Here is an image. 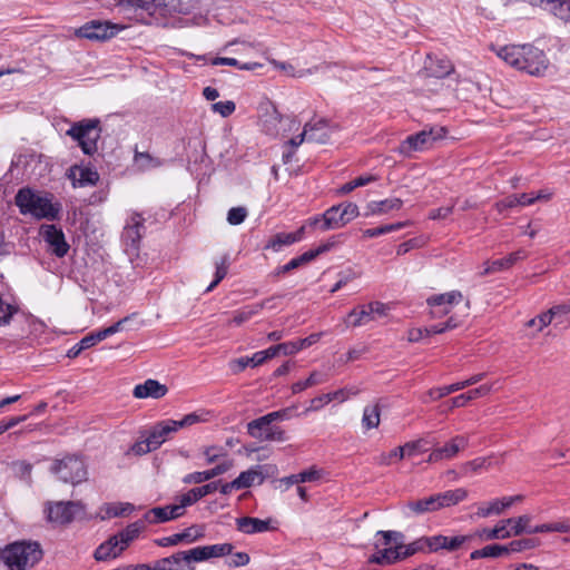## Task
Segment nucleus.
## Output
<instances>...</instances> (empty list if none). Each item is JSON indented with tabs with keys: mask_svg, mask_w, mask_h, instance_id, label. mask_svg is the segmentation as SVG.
Returning <instances> with one entry per match:
<instances>
[{
	"mask_svg": "<svg viewBox=\"0 0 570 570\" xmlns=\"http://www.w3.org/2000/svg\"><path fill=\"white\" fill-rule=\"evenodd\" d=\"M498 56L509 66L535 77L544 76L550 66L544 51L530 43L504 46Z\"/></svg>",
	"mask_w": 570,
	"mask_h": 570,
	"instance_id": "f257e3e1",
	"label": "nucleus"
},
{
	"mask_svg": "<svg viewBox=\"0 0 570 570\" xmlns=\"http://www.w3.org/2000/svg\"><path fill=\"white\" fill-rule=\"evenodd\" d=\"M232 551L233 546L230 543L195 547L166 557L163 563L170 570H195L193 563L224 557L230 554Z\"/></svg>",
	"mask_w": 570,
	"mask_h": 570,
	"instance_id": "f03ea898",
	"label": "nucleus"
},
{
	"mask_svg": "<svg viewBox=\"0 0 570 570\" xmlns=\"http://www.w3.org/2000/svg\"><path fill=\"white\" fill-rule=\"evenodd\" d=\"M0 558L9 570H28L41 560L42 550L38 542L17 541L7 546Z\"/></svg>",
	"mask_w": 570,
	"mask_h": 570,
	"instance_id": "7ed1b4c3",
	"label": "nucleus"
},
{
	"mask_svg": "<svg viewBox=\"0 0 570 570\" xmlns=\"http://www.w3.org/2000/svg\"><path fill=\"white\" fill-rule=\"evenodd\" d=\"M16 205L22 215H31L37 219H56L60 210L50 197L30 188H22L17 193Z\"/></svg>",
	"mask_w": 570,
	"mask_h": 570,
	"instance_id": "20e7f679",
	"label": "nucleus"
},
{
	"mask_svg": "<svg viewBox=\"0 0 570 570\" xmlns=\"http://www.w3.org/2000/svg\"><path fill=\"white\" fill-rule=\"evenodd\" d=\"M51 473L57 478L72 485L85 482L88 478V470L85 461L77 455H66L62 459H56L50 466Z\"/></svg>",
	"mask_w": 570,
	"mask_h": 570,
	"instance_id": "39448f33",
	"label": "nucleus"
},
{
	"mask_svg": "<svg viewBox=\"0 0 570 570\" xmlns=\"http://www.w3.org/2000/svg\"><path fill=\"white\" fill-rule=\"evenodd\" d=\"M99 124L98 119L75 122L66 134L78 142L83 154L92 156L98 150V140L101 132Z\"/></svg>",
	"mask_w": 570,
	"mask_h": 570,
	"instance_id": "423d86ee",
	"label": "nucleus"
},
{
	"mask_svg": "<svg viewBox=\"0 0 570 570\" xmlns=\"http://www.w3.org/2000/svg\"><path fill=\"white\" fill-rule=\"evenodd\" d=\"M445 128L444 127H433L429 130H422L417 134L410 135L404 139L400 146L397 147V153L409 157L414 151H422L432 144L445 136Z\"/></svg>",
	"mask_w": 570,
	"mask_h": 570,
	"instance_id": "0eeeda50",
	"label": "nucleus"
},
{
	"mask_svg": "<svg viewBox=\"0 0 570 570\" xmlns=\"http://www.w3.org/2000/svg\"><path fill=\"white\" fill-rule=\"evenodd\" d=\"M462 301L463 294L460 291H451L430 296L426 304L430 307L431 317L441 318L451 313L452 308Z\"/></svg>",
	"mask_w": 570,
	"mask_h": 570,
	"instance_id": "6e6552de",
	"label": "nucleus"
},
{
	"mask_svg": "<svg viewBox=\"0 0 570 570\" xmlns=\"http://www.w3.org/2000/svg\"><path fill=\"white\" fill-rule=\"evenodd\" d=\"M120 31L118 24L108 21L92 20L80 27L76 35L89 40H107L115 37Z\"/></svg>",
	"mask_w": 570,
	"mask_h": 570,
	"instance_id": "1a4fd4ad",
	"label": "nucleus"
},
{
	"mask_svg": "<svg viewBox=\"0 0 570 570\" xmlns=\"http://www.w3.org/2000/svg\"><path fill=\"white\" fill-rule=\"evenodd\" d=\"M82 510L83 505L80 502L75 501H59L48 503L47 507L49 521L59 524L70 523L75 519L76 514Z\"/></svg>",
	"mask_w": 570,
	"mask_h": 570,
	"instance_id": "9d476101",
	"label": "nucleus"
},
{
	"mask_svg": "<svg viewBox=\"0 0 570 570\" xmlns=\"http://www.w3.org/2000/svg\"><path fill=\"white\" fill-rule=\"evenodd\" d=\"M469 445V438L455 435L442 446H436L429 454L426 462L436 463L455 458L458 453Z\"/></svg>",
	"mask_w": 570,
	"mask_h": 570,
	"instance_id": "9b49d317",
	"label": "nucleus"
},
{
	"mask_svg": "<svg viewBox=\"0 0 570 570\" xmlns=\"http://www.w3.org/2000/svg\"><path fill=\"white\" fill-rule=\"evenodd\" d=\"M40 235L57 257L67 255L69 245L61 228L56 225H42L40 227Z\"/></svg>",
	"mask_w": 570,
	"mask_h": 570,
	"instance_id": "f8f14e48",
	"label": "nucleus"
},
{
	"mask_svg": "<svg viewBox=\"0 0 570 570\" xmlns=\"http://www.w3.org/2000/svg\"><path fill=\"white\" fill-rule=\"evenodd\" d=\"M303 129L307 136V141L326 144L336 127L326 119L318 118L306 122Z\"/></svg>",
	"mask_w": 570,
	"mask_h": 570,
	"instance_id": "ddd939ff",
	"label": "nucleus"
},
{
	"mask_svg": "<svg viewBox=\"0 0 570 570\" xmlns=\"http://www.w3.org/2000/svg\"><path fill=\"white\" fill-rule=\"evenodd\" d=\"M472 539L471 535H433L425 539V542L431 551L444 549L449 552L461 549L466 542Z\"/></svg>",
	"mask_w": 570,
	"mask_h": 570,
	"instance_id": "4468645a",
	"label": "nucleus"
},
{
	"mask_svg": "<svg viewBox=\"0 0 570 570\" xmlns=\"http://www.w3.org/2000/svg\"><path fill=\"white\" fill-rule=\"evenodd\" d=\"M293 416V407L282 409L263 415L247 424V432L250 436H261L262 426L272 424L275 421L289 420Z\"/></svg>",
	"mask_w": 570,
	"mask_h": 570,
	"instance_id": "2eb2a0df",
	"label": "nucleus"
},
{
	"mask_svg": "<svg viewBox=\"0 0 570 570\" xmlns=\"http://www.w3.org/2000/svg\"><path fill=\"white\" fill-rule=\"evenodd\" d=\"M144 228V218L139 214H132L124 227L122 240L127 246L137 248L141 238V229Z\"/></svg>",
	"mask_w": 570,
	"mask_h": 570,
	"instance_id": "dca6fc26",
	"label": "nucleus"
},
{
	"mask_svg": "<svg viewBox=\"0 0 570 570\" xmlns=\"http://www.w3.org/2000/svg\"><path fill=\"white\" fill-rule=\"evenodd\" d=\"M271 520H262L253 517H240L236 519V529L245 534L264 533L275 528L271 525Z\"/></svg>",
	"mask_w": 570,
	"mask_h": 570,
	"instance_id": "f3484780",
	"label": "nucleus"
},
{
	"mask_svg": "<svg viewBox=\"0 0 570 570\" xmlns=\"http://www.w3.org/2000/svg\"><path fill=\"white\" fill-rule=\"evenodd\" d=\"M179 510L174 504L155 507L144 514V521L149 524L165 523L180 518Z\"/></svg>",
	"mask_w": 570,
	"mask_h": 570,
	"instance_id": "a211bd4d",
	"label": "nucleus"
},
{
	"mask_svg": "<svg viewBox=\"0 0 570 570\" xmlns=\"http://www.w3.org/2000/svg\"><path fill=\"white\" fill-rule=\"evenodd\" d=\"M68 177L73 188L94 186L99 180V174L88 167L73 166L69 169Z\"/></svg>",
	"mask_w": 570,
	"mask_h": 570,
	"instance_id": "6ab92c4d",
	"label": "nucleus"
},
{
	"mask_svg": "<svg viewBox=\"0 0 570 570\" xmlns=\"http://www.w3.org/2000/svg\"><path fill=\"white\" fill-rule=\"evenodd\" d=\"M198 4V0H161L159 7V17L173 14H188Z\"/></svg>",
	"mask_w": 570,
	"mask_h": 570,
	"instance_id": "aec40b11",
	"label": "nucleus"
},
{
	"mask_svg": "<svg viewBox=\"0 0 570 570\" xmlns=\"http://www.w3.org/2000/svg\"><path fill=\"white\" fill-rule=\"evenodd\" d=\"M176 420H165L151 428L148 436L150 443L156 450L175 432H177Z\"/></svg>",
	"mask_w": 570,
	"mask_h": 570,
	"instance_id": "412c9836",
	"label": "nucleus"
},
{
	"mask_svg": "<svg viewBox=\"0 0 570 570\" xmlns=\"http://www.w3.org/2000/svg\"><path fill=\"white\" fill-rule=\"evenodd\" d=\"M403 206V200L397 197H391L383 200H372L366 205L365 216H381L391 212L400 210Z\"/></svg>",
	"mask_w": 570,
	"mask_h": 570,
	"instance_id": "4be33fe9",
	"label": "nucleus"
},
{
	"mask_svg": "<svg viewBox=\"0 0 570 570\" xmlns=\"http://www.w3.org/2000/svg\"><path fill=\"white\" fill-rule=\"evenodd\" d=\"M233 466L232 460H224L213 469L202 471V472H193L187 474L184 478L185 483H202L204 481L210 480L213 478H216L220 474H224L228 470H230Z\"/></svg>",
	"mask_w": 570,
	"mask_h": 570,
	"instance_id": "5701e85b",
	"label": "nucleus"
},
{
	"mask_svg": "<svg viewBox=\"0 0 570 570\" xmlns=\"http://www.w3.org/2000/svg\"><path fill=\"white\" fill-rule=\"evenodd\" d=\"M168 389L156 380H147L142 384H138L134 389V396L137 399H160L166 395Z\"/></svg>",
	"mask_w": 570,
	"mask_h": 570,
	"instance_id": "b1692460",
	"label": "nucleus"
},
{
	"mask_svg": "<svg viewBox=\"0 0 570 570\" xmlns=\"http://www.w3.org/2000/svg\"><path fill=\"white\" fill-rule=\"evenodd\" d=\"M145 523L146 521H144L142 518L141 520L128 524L124 530L114 535L122 551L130 544V542L138 538L140 532L145 529Z\"/></svg>",
	"mask_w": 570,
	"mask_h": 570,
	"instance_id": "393cba45",
	"label": "nucleus"
},
{
	"mask_svg": "<svg viewBox=\"0 0 570 570\" xmlns=\"http://www.w3.org/2000/svg\"><path fill=\"white\" fill-rule=\"evenodd\" d=\"M341 207L342 206L335 205L323 213V224H321L322 232L338 229L347 225L341 213Z\"/></svg>",
	"mask_w": 570,
	"mask_h": 570,
	"instance_id": "a878e982",
	"label": "nucleus"
},
{
	"mask_svg": "<svg viewBox=\"0 0 570 570\" xmlns=\"http://www.w3.org/2000/svg\"><path fill=\"white\" fill-rule=\"evenodd\" d=\"M136 507L129 502H111L105 503L100 508L101 520L124 517L134 512Z\"/></svg>",
	"mask_w": 570,
	"mask_h": 570,
	"instance_id": "bb28decb",
	"label": "nucleus"
},
{
	"mask_svg": "<svg viewBox=\"0 0 570 570\" xmlns=\"http://www.w3.org/2000/svg\"><path fill=\"white\" fill-rule=\"evenodd\" d=\"M235 480L239 490L250 488L255 484L259 485L265 480L263 466L257 465L255 468L243 471Z\"/></svg>",
	"mask_w": 570,
	"mask_h": 570,
	"instance_id": "cd10ccee",
	"label": "nucleus"
},
{
	"mask_svg": "<svg viewBox=\"0 0 570 570\" xmlns=\"http://www.w3.org/2000/svg\"><path fill=\"white\" fill-rule=\"evenodd\" d=\"M468 497V491L463 488H458L454 490H448L442 493H436V505L440 509L449 508L460 503L465 500Z\"/></svg>",
	"mask_w": 570,
	"mask_h": 570,
	"instance_id": "c85d7f7f",
	"label": "nucleus"
},
{
	"mask_svg": "<svg viewBox=\"0 0 570 570\" xmlns=\"http://www.w3.org/2000/svg\"><path fill=\"white\" fill-rule=\"evenodd\" d=\"M492 389V385L483 384L476 389H472L466 393L460 394L453 399H451V405L450 409L454 407H463L465 406L470 401H473L478 397L485 396L490 393Z\"/></svg>",
	"mask_w": 570,
	"mask_h": 570,
	"instance_id": "c756f323",
	"label": "nucleus"
},
{
	"mask_svg": "<svg viewBox=\"0 0 570 570\" xmlns=\"http://www.w3.org/2000/svg\"><path fill=\"white\" fill-rule=\"evenodd\" d=\"M121 552V548L112 535L96 549L94 557L97 561H106L117 558Z\"/></svg>",
	"mask_w": 570,
	"mask_h": 570,
	"instance_id": "7c9ffc66",
	"label": "nucleus"
},
{
	"mask_svg": "<svg viewBox=\"0 0 570 570\" xmlns=\"http://www.w3.org/2000/svg\"><path fill=\"white\" fill-rule=\"evenodd\" d=\"M531 521L532 517L529 514L505 519L509 538L520 535L523 532L531 533Z\"/></svg>",
	"mask_w": 570,
	"mask_h": 570,
	"instance_id": "2f4dec72",
	"label": "nucleus"
},
{
	"mask_svg": "<svg viewBox=\"0 0 570 570\" xmlns=\"http://www.w3.org/2000/svg\"><path fill=\"white\" fill-rule=\"evenodd\" d=\"M371 321H374V317L368 312V305L365 304L352 309L344 322L347 326L358 327Z\"/></svg>",
	"mask_w": 570,
	"mask_h": 570,
	"instance_id": "473e14b6",
	"label": "nucleus"
},
{
	"mask_svg": "<svg viewBox=\"0 0 570 570\" xmlns=\"http://www.w3.org/2000/svg\"><path fill=\"white\" fill-rule=\"evenodd\" d=\"M426 69L436 78H444L453 71V65L446 58L428 57Z\"/></svg>",
	"mask_w": 570,
	"mask_h": 570,
	"instance_id": "72a5a7b5",
	"label": "nucleus"
},
{
	"mask_svg": "<svg viewBox=\"0 0 570 570\" xmlns=\"http://www.w3.org/2000/svg\"><path fill=\"white\" fill-rule=\"evenodd\" d=\"M381 422V406L379 403L368 404L363 410L362 426L368 431L379 428Z\"/></svg>",
	"mask_w": 570,
	"mask_h": 570,
	"instance_id": "f704fd0d",
	"label": "nucleus"
},
{
	"mask_svg": "<svg viewBox=\"0 0 570 570\" xmlns=\"http://www.w3.org/2000/svg\"><path fill=\"white\" fill-rule=\"evenodd\" d=\"M271 301L272 298H267L261 303H255L236 311L233 317V322L236 325H240L247 322L253 316L257 315L264 307H266Z\"/></svg>",
	"mask_w": 570,
	"mask_h": 570,
	"instance_id": "c9c22d12",
	"label": "nucleus"
},
{
	"mask_svg": "<svg viewBox=\"0 0 570 570\" xmlns=\"http://www.w3.org/2000/svg\"><path fill=\"white\" fill-rule=\"evenodd\" d=\"M543 10L551 12L554 17L564 22H570V1L569 0H550Z\"/></svg>",
	"mask_w": 570,
	"mask_h": 570,
	"instance_id": "e433bc0d",
	"label": "nucleus"
},
{
	"mask_svg": "<svg viewBox=\"0 0 570 570\" xmlns=\"http://www.w3.org/2000/svg\"><path fill=\"white\" fill-rule=\"evenodd\" d=\"M160 3L161 0H126L128 7L146 11L150 17H155V20L159 17Z\"/></svg>",
	"mask_w": 570,
	"mask_h": 570,
	"instance_id": "4c0bfd02",
	"label": "nucleus"
},
{
	"mask_svg": "<svg viewBox=\"0 0 570 570\" xmlns=\"http://www.w3.org/2000/svg\"><path fill=\"white\" fill-rule=\"evenodd\" d=\"M407 508L416 514L434 512L439 510L435 494L417 501H411L407 503Z\"/></svg>",
	"mask_w": 570,
	"mask_h": 570,
	"instance_id": "58836bf2",
	"label": "nucleus"
},
{
	"mask_svg": "<svg viewBox=\"0 0 570 570\" xmlns=\"http://www.w3.org/2000/svg\"><path fill=\"white\" fill-rule=\"evenodd\" d=\"M410 225H411L410 220L386 224V225H383L380 227L365 229L363 232V236L367 237V238L379 237V236L387 234V233L400 230Z\"/></svg>",
	"mask_w": 570,
	"mask_h": 570,
	"instance_id": "ea45409f",
	"label": "nucleus"
},
{
	"mask_svg": "<svg viewBox=\"0 0 570 570\" xmlns=\"http://www.w3.org/2000/svg\"><path fill=\"white\" fill-rule=\"evenodd\" d=\"M136 166L140 170H150L163 166L164 161L149 153H136L134 157Z\"/></svg>",
	"mask_w": 570,
	"mask_h": 570,
	"instance_id": "a19ab883",
	"label": "nucleus"
},
{
	"mask_svg": "<svg viewBox=\"0 0 570 570\" xmlns=\"http://www.w3.org/2000/svg\"><path fill=\"white\" fill-rule=\"evenodd\" d=\"M463 389H464V384H461L460 382H456V383H453V384H450L446 386L434 387V389H431L428 391V393H426L428 399H424L423 402L436 401L439 399H442L451 393L458 392Z\"/></svg>",
	"mask_w": 570,
	"mask_h": 570,
	"instance_id": "79ce46f5",
	"label": "nucleus"
},
{
	"mask_svg": "<svg viewBox=\"0 0 570 570\" xmlns=\"http://www.w3.org/2000/svg\"><path fill=\"white\" fill-rule=\"evenodd\" d=\"M180 544H191L205 537V528L203 525L194 524L178 532Z\"/></svg>",
	"mask_w": 570,
	"mask_h": 570,
	"instance_id": "37998d69",
	"label": "nucleus"
},
{
	"mask_svg": "<svg viewBox=\"0 0 570 570\" xmlns=\"http://www.w3.org/2000/svg\"><path fill=\"white\" fill-rule=\"evenodd\" d=\"M261 436H253L254 439H258L261 441H277L284 442L287 440L286 433L283 429L278 426H273L272 424L262 426Z\"/></svg>",
	"mask_w": 570,
	"mask_h": 570,
	"instance_id": "c03bdc74",
	"label": "nucleus"
},
{
	"mask_svg": "<svg viewBox=\"0 0 570 570\" xmlns=\"http://www.w3.org/2000/svg\"><path fill=\"white\" fill-rule=\"evenodd\" d=\"M229 266V256L223 255L219 259L215 262V279L209 284L206 288V292H212L227 275Z\"/></svg>",
	"mask_w": 570,
	"mask_h": 570,
	"instance_id": "a18cd8bd",
	"label": "nucleus"
},
{
	"mask_svg": "<svg viewBox=\"0 0 570 570\" xmlns=\"http://www.w3.org/2000/svg\"><path fill=\"white\" fill-rule=\"evenodd\" d=\"M325 376L316 371L312 372L305 381H298L292 385V392L294 394L301 393L304 390L324 383Z\"/></svg>",
	"mask_w": 570,
	"mask_h": 570,
	"instance_id": "49530a36",
	"label": "nucleus"
},
{
	"mask_svg": "<svg viewBox=\"0 0 570 570\" xmlns=\"http://www.w3.org/2000/svg\"><path fill=\"white\" fill-rule=\"evenodd\" d=\"M525 257H527V252L523 249H519L517 252L509 254L504 258L493 261L492 268H497L498 272L504 271V269H508L511 266H513L517 262L524 259Z\"/></svg>",
	"mask_w": 570,
	"mask_h": 570,
	"instance_id": "de8ad7c7",
	"label": "nucleus"
},
{
	"mask_svg": "<svg viewBox=\"0 0 570 570\" xmlns=\"http://www.w3.org/2000/svg\"><path fill=\"white\" fill-rule=\"evenodd\" d=\"M212 63L214 66H218V65H225V66H233V67H236L240 70H248V71H253V70H256L257 68H262L263 65L262 63H258V62H244L242 63L240 61H238L237 59L235 58H227V57H217L215 58Z\"/></svg>",
	"mask_w": 570,
	"mask_h": 570,
	"instance_id": "09e8293b",
	"label": "nucleus"
},
{
	"mask_svg": "<svg viewBox=\"0 0 570 570\" xmlns=\"http://www.w3.org/2000/svg\"><path fill=\"white\" fill-rule=\"evenodd\" d=\"M299 240V236L297 234L291 233H279L275 235L267 244V248H272L274 250H279L283 246L292 245Z\"/></svg>",
	"mask_w": 570,
	"mask_h": 570,
	"instance_id": "8fccbe9b",
	"label": "nucleus"
},
{
	"mask_svg": "<svg viewBox=\"0 0 570 570\" xmlns=\"http://www.w3.org/2000/svg\"><path fill=\"white\" fill-rule=\"evenodd\" d=\"M479 535L487 540L508 539L509 533L505 520L498 522L493 529H483Z\"/></svg>",
	"mask_w": 570,
	"mask_h": 570,
	"instance_id": "3c124183",
	"label": "nucleus"
},
{
	"mask_svg": "<svg viewBox=\"0 0 570 570\" xmlns=\"http://www.w3.org/2000/svg\"><path fill=\"white\" fill-rule=\"evenodd\" d=\"M263 363H264V361L261 360L259 352H256L250 357L245 356V357H240V358L233 361L232 366L235 372H240L249 365L255 367Z\"/></svg>",
	"mask_w": 570,
	"mask_h": 570,
	"instance_id": "603ef678",
	"label": "nucleus"
},
{
	"mask_svg": "<svg viewBox=\"0 0 570 570\" xmlns=\"http://www.w3.org/2000/svg\"><path fill=\"white\" fill-rule=\"evenodd\" d=\"M501 513L502 511L499 505V499H495L493 501L479 504L475 515L478 518H488L491 515H499Z\"/></svg>",
	"mask_w": 570,
	"mask_h": 570,
	"instance_id": "864d4df0",
	"label": "nucleus"
},
{
	"mask_svg": "<svg viewBox=\"0 0 570 570\" xmlns=\"http://www.w3.org/2000/svg\"><path fill=\"white\" fill-rule=\"evenodd\" d=\"M377 537H382V542H376L375 547L379 549L381 546L390 547L392 542L395 543V546L402 544L403 534L397 531H377Z\"/></svg>",
	"mask_w": 570,
	"mask_h": 570,
	"instance_id": "5fc2aeb1",
	"label": "nucleus"
},
{
	"mask_svg": "<svg viewBox=\"0 0 570 570\" xmlns=\"http://www.w3.org/2000/svg\"><path fill=\"white\" fill-rule=\"evenodd\" d=\"M539 544L537 539L528 538V539H519L513 540L509 544H507L508 553L511 552H521L524 550H530L535 548Z\"/></svg>",
	"mask_w": 570,
	"mask_h": 570,
	"instance_id": "6e6d98bb",
	"label": "nucleus"
},
{
	"mask_svg": "<svg viewBox=\"0 0 570 570\" xmlns=\"http://www.w3.org/2000/svg\"><path fill=\"white\" fill-rule=\"evenodd\" d=\"M402 459H404L402 448L397 446L389 453L380 454L377 458H375V462L379 465H390L393 463L394 460H402Z\"/></svg>",
	"mask_w": 570,
	"mask_h": 570,
	"instance_id": "4d7b16f0",
	"label": "nucleus"
},
{
	"mask_svg": "<svg viewBox=\"0 0 570 570\" xmlns=\"http://www.w3.org/2000/svg\"><path fill=\"white\" fill-rule=\"evenodd\" d=\"M18 307L6 303L0 296V326H6L10 323L11 317L16 314Z\"/></svg>",
	"mask_w": 570,
	"mask_h": 570,
	"instance_id": "13d9d810",
	"label": "nucleus"
},
{
	"mask_svg": "<svg viewBox=\"0 0 570 570\" xmlns=\"http://www.w3.org/2000/svg\"><path fill=\"white\" fill-rule=\"evenodd\" d=\"M247 215L248 213L245 207H233L227 213V222L230 225H239L246 219Z\"/></svg>",
	"mask_w": 570,
	"mask_h": 570,
	"instance_id": "bf43d9fd",
	"label": "nucleus"
},
{
	"mask_svg": "<svg viewBox=\"0 0 570 570\" xmlns=\"http://www.w3.org/2000/svg\"><path fill=\"white\" fill-rule=\"evenodd\" d=\"M424 444L425 441L423 439L405 443L404 445L401 446L403 456H413L416 453L425 452L426 450L424 449Z\"/></svg>",
	"mask_w": 570,
	"mask_h": 570,
	"instance_id": "052dcab7",
	"label": "nucleus"
},
{
	"mask_svg": "<svg viewBox=\"0 0 570 570\" xmlns=\"http://www.w3.org/2000/svg\"><path fill=\"white\" fill-rule=\"evenodd\" d=\"M236 109V105L232 100L218 101L212 105V110L226 118L230 116Z\"/></svg>",
	"mask_w": 570,
	"mask_h": 570,
	"instance_id": "680f3d73",
	"label": "nucleus"
},
{
	"mask_svg": "<svg viewBox=\"0 0 570 570\" xmlns=\"http://www.w3.org/2000/svg\"><path fill=\"white\" fill-rule=\"evenodd\" d=\"M403 549V544L394 546V547H384L382 549L383 558L385 560V564H392L399 560H402L401 550Z\"/></svg>",
	"mask_w": 570,
	"mask_h": 570,
	"instance_id": "e2e57ef3",
	"label": "nucleus"
},
{
	"mask_svg": "<svg viewBox=\"0 0 570 570\" xmlns=\"http://www.w3.org/2000/svg\"><path fill=\"white\" fill-rule=\"evenodd\" d=\"M338 206H342L341 213L347 224L360 215L358 206L354 203H342Z\"/></svg>",
	"mask_w": 570,
	"mask_h": 570,
	"instance_id": "0e129e2a",
	"label": "nucleus"
},
{
	"mask_svg": "<svg viewBox=\"0 0 570 570\" xmlns=\"http://www.w3.org/2000/svg\"><path fill=\"white\" fill-rule=\"evenodd\" d=\"M331 402V396L326 394L316 396L311 400L309 406L303 412V414H307L308 412H316L323 409L326 404Z\"/></svg>",
	"mask_w": 570,
	"mask_h": 570,
	"instance_id": "69168bd1",
	"label": "nucleus"
},
{
	"mask_svg": "<svg viewBox=\"0 0 570 570\" xmlns=\"http://www.w3.org/2000/svg\"><path fill=\"white\" fill-rule=\"evenodd\" d=\"M551 322H552V317L549 314V312L547 311V312L540 314L538 317L530 320L527 323V326H529V327L535 326L537 331L540 332L544 327H547Z\"/></svg>",
	"mask_w": 570,
	"mask_h": 570,
	"instance_id": "338daca9",
	"label": "nucleus"
},
{
	"mask_svg": "<svg viewBox=\"0 0 570 570\" xmlns=\"http://www.w3.org/2000/svg\"><path fill=\"white\" fill-rule=\"evenodd\" d=\"M105 338H106V336H105V334H104V331H102V330H100V331H98V332H96V333H91V334H89V335L85 336V337L80 341V348H85V350H87V348H89V347H91V346L96 345L98 342H100V341H102V340H105Z\"/></svg>",
	"mask_w": 570,
	"mask_h": 570,
	"instance_id": "774afa93",
	"label": "nucleus"
}]
</instances>
